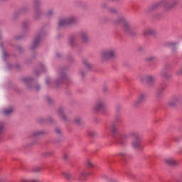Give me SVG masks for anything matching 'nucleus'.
<instances>
[{"label":"nucleus","mask_w":182,"mask_h":182,"mask_svg":"<svg viewBox=\"0 0 182 182\" xmlns=\"http://www.w3.org/2000/svg\"><path fill=\"white\" fill-rule=\"evenodd\" d=\"M76 22V18L75 16H70L65 19L60 20L58 25L59 26H66V25H71V23H75Z\"/></svg>","instance_id":"20e7f679"},{"label":"nucleus","mask_w":182,"mask_h":182,"mask_svg":"<svg viewBox=\"0 0 182 182\" xmlns=\"http://www.w3.org/2000/svg\"><path fill=\"white\" fill-rule=\"evenodd\" d=\"M176 45H177V43H175V42H172V43H170V46H176Z\"/></svg>","instance_id":"c9c22d12"},{"label":"nucleus","mask_w":182,"mask_h":182,"mask_svg":"<svg viewBox=\"0 0 182 182\" xmlns=\"http://www.w3.org/2000/svg\"><path fill=\"white\" fill-rule=\"evenodd\" d=\"M55 133L57 134H60V133H62V131L60 130V129L57 128V129H55Z\"/></svg>","instance_id":"473e14b6"},{"label":"nucleus","mask_w":182,"mask_h":182,"mask_svg":"<svg viewBox=\"0 0 182 182\" xmlns=\"http://www.w3.org/2000/svg\"><path fill=\"white\" fill-rule=\"evenodd\" d=\"M105 106H106V100H99L92 107V110L95 113H97V112L102 110V109H105Z\"/></svg>","instance_id":"7ed1b4c3"},{"label":"nucleus","mask_w":182,"mask_h":182,"mask_svg":"<svg viewBox=\"0 0 182 182\" xmlns=\"http://www.w3.org/2000/svg\"><path fill=\"white\" fill-rule=\"evenodd\" d=\"M31 78H29V77H24L23 79V82H24V83H28V82H31Z\"/></svg>","instance_id":"a878e982"},{"label":"nucleus","mask_w":182,"mask_h":182,"mask_svg":"<svg viewBox=\"0 0 182 182\" xmlns=\"http://www.w3.org/2000/svg\"><path fill=\"white\" fill-rule=\"evenodd\" d=\"M21 182H39V181H38V180H28V179L23 178V179H21Z\"/></svg>","instance_id":"412c9836"},{"label":"nucleus","mask_w":182,"mask_h":182,"mask_svg":"<svg viewBox=\"0 0 182 182\" xmlns=\"http://www.w3.org/2000/svg\"><path fill=\"white\" fill-rule=\"evenodd\" d=\"M55 15V10L53 9H50L46 12V16H53Z\"/></svg>","instance_id":"2eb2a0df"},{"label":"nucleus","mask_w":182,"mask_h":182,"mask_svg":"<svg viewBox=\"0 0 182 182\" xmlns=\"http://www.w3.org/2000/svg\"><path fill=\"white\" fill-rule=\"evenodd\" d=\"M164 163L167 164V166H176L177 165V161L173 158H166L164 159Z\"/></svg>","instance_id":"0eeeda50"},{"label":"nucleus","mask_w":182,"mask_h":182,"mask_svg":"<svg viewBox=\"0 0 182 182\" xmlns=\"http://www.w3.org/2000/svg\"><path fill=\"white\" fill-rule=\"evenodd\" d=\"M156 59V57L154 56H149L146 58V60L147 62H153V60H154Z\"/></svg>","instance_id":"aec40b11"},{"label":"nucleus","mask_w":182,"mask_h":182,"mask_svg":"<svg viewBox=\"0 0 182 182\" xmlns=\"http://www.w3.org/2000/svg\"><path fill=\"white\" fill-rule=\"evenodd\" d=\"M167 1L164 0L154 4L152 9H156V8H159L160 6H167Z\"/></svg>","instance_id":"6e6552de"},{"label":"nucleus","mask_w":182,"mask_h":182,"mask_svg":"<svg viewBox=\"0 0 182 182\" xmlns=\"http://www.w3.org/2000/svg\"><path fill=\"white\" fill-rule=\"evenodd\" d=\"M40 42H41V37L36 38L33 43V48H36V46H38L39 45Z\"/></svg>","instance_id":"4468645a"},{"label":"nucleus","mask_w":182,"mask_h":182,"mask_svg":"<svg viewBox=\"0 0 182 182\" xmlns=\"http://www.w3.org/2000/svg\"><path fill=\"white\" fill-rule=\"evenodd\" d=\"M145 79L148 85H153L154 83V77L153 75H146Z\"/></svg>","instance_id":"1a4fd4ad"},{"label":"nucleus","mask_w":182,"mask_h":182,"mask_svg":"<svg viewBox=\"0 0 182 182\" xmlns=\"http://www.w3.org/2000/svg\"><path fill=\"white\" fill-rule=\"evenodd\" d=\"M13 112H14V108L12 107L4 109L3 111L4 114H5L6 116H9V114H12Z\"/></svg>","instance_id":"f8f14e48"},{"label":"nucleus","mask_w":182,"mask_h":182,"mask_svg":"<svg viewBox=\"0 0 182 182\" xmlns=\"http://www.w3.org/2000/svg\"><path fill=\"white\" fill-rule=\"evenodd\" d=\"M146 100V94L141 93L138 95L136 100L134 102V106L135 107H137V106H139Z\"/></svg>","instance_id":"39448f33"},{"label":"nucleus","mask_w":182,"mask_h":182,"mask_svg":"<svg viewBox=\"0 0 182 182\" xmlns=\"http://www.w3.org/2000/svg\"><path fill=\"white\" fill-rule=\"evenodd\" d=\"M133 139L132 146L134 150H140L141 149V137L137 133L132 134Z\"/></svg>","instance_id":"f03ea898"},{"label":"nucleus","mask_w":182,"mask_h":182,"mask_svg":"<svg viewBox=\"0 0 182 182\" xmlns=\"http://www.w3.org/2000/svg\"><path fill=\"white\" fill-rule=\"evenodd\" d=\"M4 129H5V123L1 122L0 123V134H2V133H4Z\"/></svg>","instance_id":"a211bd4d"},{"label":"nucleus","mask_w":182,"mask_h":182,"mask_svg":"<svg viewBox=\"0 0 182 182\" xmlns=\"http://www.w3.org/2000/svg\"><path fill=\"white\" fill-rule=\"evenodd\" d=\"M86 171H83L81 173H80V178L82 180H83L85 178V176H86Z\"/></svg>","instance_id":"bb28decb"},{"label":"nucleus","mask_w":182,"mask_h":182,"mask_svg":"<svg viewBox=\"0 0 182 182\" xmlns=\"http://www.w3.org/2000/svg\"><path fill=\"white\" fill-rule=\"evenodd\" d=\"M46 154H47L46 156H50V152H47Z\"/></svg>","instance_id":"ea45409f"},{"label":"nucleus","mask_w":182,"mask_h":182,"mask_svg":"<svg viewBox=\"0 0 182 182\" xmlns=\"http://www.w3.org/2000/svg\"><path fill=\"white\" fill-rule=\"evenodd\" d=\"M63 159L64 160H68V159H69V155L68 154H65L63 156Z\"/></svg>","instance_id":"2f4dec72"},{"label":"nucleus","mask_w":182,"mask_h":182,"mask_svg":"<svg viewBox=\"0 0 182 182\" xmlns=\"http://www.w3.org/2000/svg\"><path fill=\"white\" fill-rule=\"evenodd\" d=\"M124 26L125 28V31H128L130 25L128 23H124Z\"/></svg>","instance_id":"cd10ccee"},{"label":"nucleus","mask_w":182,"mask_h":182,"mask_svg":"<svg viewBox=\"0 0 182 182\" xmlns=\"http://www.w3.org/2000/svg\"><path fill=\"white\" fill-rule=\"evenodd\" d=\"M111 132H112V133H116V132H117V128H116L115 126H113V127H112V129H111Z\"/></svg>","instance_id":"c85d7f7f"},{"label":"nucleus","mask_w":182,"mask_h":182,"mask_svg":"<svg viewBox=\"0 0 182 182\" xmlns=\"http://www.w3.org/2000/svg\"><path fill=\"white\" fill-rule=\"evenodd\" d=\"M64 112V109L63 108H60L58 110V116L63 119V120H66V115H65V114L63 113Z\"/></svg>","instance_id":"9b49d317"},{"label":"nucleus","mask_w":182,"mask_h":182,"mask_svg":"<svg viewBox=\"0 0 182 182\" xmlns=\"http://www.w3.org/2000/svg\"><path fill=\"white\" fill-rule=\"evenodd\" d=\"M80 75H81V76H82V77H83V73H80Z\"/></svg>","instance_id":"a19ab883"},{"label":"nucleus","mask_w":182,"mask_h":182,"mask_svg":"<svg viewBox=\"0 0 182 182\" xmlns=\"http://www.w3.org/2000/svg\"><path fill=\"white\" fill-rule=\"evenodd\" d=\"M63 176L67 180H70V178L72 177V176L68 173H64Z\"/></svg>","instance_id":"4be33fe9"},{"label":"nucleus","mask_w":182,"mask_h":182,"mask_svg":"<svg viewBox=\"0 0 182 182\" xmlns=\"http://www.w3.org/2000/svg\"><path fill=\"white\" fill-rule=\"evenodd\" d=\"M69 42H70V43H72V42H73V38H70Z\"/></svg>","instance_id":"58836bf2"},{"label":"nucleus","mask_w":182,"mask_h":182,"mask_svg":"<svg viewBox=\"0 0 182 182\" xmlns=\"http://www.w3.org/2000/svg\"><path fill=\"white\" fill-rule=\"evenodd\" d=\"M126 139H127V135L126 134L120 136V140H122V141H123V140H126Z\"/></svg>","instance_id":"b1692460"},{"label":"nucleus","mask_w":182,"mask_h":182,"mask_svg":"<svg viewBox=\"0 0 182 182\" xmlns=\"http://www.w3.org/2000/svg\"><path fill=\"white\" fill-rule=\"evenodd\" d=\"M123 21H124V18H123V17H119L117 21V23H120V22H123Z\"/></svg>","instance_id":"7c9ffc66"},{"label":"nucleus","mask_w":182,"mask_h":182,"mask_svg":"<svg viewBox=\"0 0 182 182\" xmlns=\"http://www.w3.org/2000/svg\"><path fill=\"white\" fill-rule=\"evenodd\" d=\"M101 60L102 62L113 59L117 56V52L114 48H107L101 52Z\"/></svg>","instance_id":"f257e3e1"},{"label":"nucleus","mask_w":182,"mask_h":182,"mask_svg":"<svg viewBox=\"0 0 182 182\" xmlns=\"http://www.w3.org/2000/svg\"><path fill=\"white\" fill-rule=\"evenodd\" d=\"M84 65L88 70L92 69V64L89 61H84Z\"/></svg>","instance_id":"f3484780"},{"label":"nucleus","mask_w":182,"mask_h":182,"mask_svg":"<svg viewBox=\"0 0 182 182\" xmlns=\"http://www.w3.org/2000/svg\"><path fill=\"white\" fill-rule=\"evenodd\" d=\"M181 102V97L180 95H176L172 97V99L169 101L168 105L173 107V106H177L178 103Z\"/></svg>","instance_id":"423d86ee"},{"label":"nucleus","mask_w":182,"mask_h":182,"mask_svg":"<svg viewBox=\"0 0 182 182\" xmlns=\"http://www.w3.org/2000/svg\"><path fill=\"white\" fill-rule=\"evenodd\" d=\"M42 134H45V131H35L32 133L33 137H38Z\"/></svg>","instance_id":"ddd939ff"},{"label":"nucleus","mask_w":182,"mask_h":182,"mask_svg":"<svg viewBox=\"0 0 182 182\" xmlns=\"http://www.w3.org/2000/svg\"><path fill=\"white\" fill-rule=\"evenodd\" d=\"M172 52H174V49L172 50Z\"/></svg>","instance_id":"79ce46f5"},{"label":"nucleus","mask_w":182,"mask_h":182,"mask_svg":"<svg viewBox=\"0 0 182 182\" xmlns=\"http://www.w3.org/2000/svg\"><path fill=\"white\" fill-rule=\"evenodd\" d=\"M39 4H41V1H35L34 5H35L36 6H38L39 5Z\"/></svg>","instance_id":"e433bc0d"},{"label":"nucleus","mask_w":182,"mask_h":182,"mask_svg":"<svg viewBox=\"0 0 182 182\" xmlns=\"http://www.w3.org/2000/svg\"><path fill=\"white\" fill-rule=\"evenodd\" d=\"M119 156H121L122 157H124V156H126V154L123 152H121L119 154Z\"/></svg>","instance_id":"4c0bfd02"},{"label":"nucleus","mask_w":182,"mask_h":182,"mask_svg":"<svg viewBox=\"0 0 182 182\" xmlns=\"http://www.w3.org/2000/svg\"><path fill=\"white\" fill-rule=\"evenodd\" d=\"M33 171H34V173H38V171H41V167L36 166L33 168Z\"/></svg>","instance_id":"393cba45"},{"label":"nucleus","mask_w":182,"mask_h":182,"mask_svg":"<svg viewBox=\"0 0 182 182\" xmlns=\"http://www.w3.org/2000/svg\"><path fill=\"white\" fill-rule=\"evenodd\" d=\"M80 38L82 41V42H87V33L86 32H81L80 33Z\"/></svg>","instance_id":"9d476101"},{"label":"nucleus","mask_w":182,"mask_h":182,"mask_svg":"<svg viewBox=\"0 0 182 182\" xmlns=\"http://www.w3.org/2000/svg\"><path fill=\"white\" fill-rule=\"evenodd\" d=\"M154 33V31L150 28H146L144 31V35H153Z\"/></svg>","instance_id":"dca6fc26"},{"label":"nucleus","mask_w":182,"mask_h":182,"mask_svg":"<svg viewBox=\"0 0 182 182\" xmlns=\"http://www.w3.org/2000/svg\"><path fill=\"white\" fill-rule=\"evenodd\" d=\"M42 11L37 10L35 12V16H41L42 15Z\"/></svg>","instance_id":"5701e85b"},{"label":"nucleus","mask_w":182,"mask_h":182,"mask_svg":"<svg viewBox=\"0 0 182 182\" xmlns=\"http://www.w3.org/2000/svg\"><path fill=\"white\" fill-rule=\"evenodd\" d=\"M87 166H88V167H92L93 166V164L92 162H90V161H88L87 162Z\"/></svg>","instance_id":"72a5a7b5"},{"label":"nucleus","mask_w":182,"mask_h":182,"mask_svg":"<svg viewBox=\"0 0 182 182\" xmlns=\"http://www.w3.org/2000/svg\"><path fill=\"white\" fill-rule=\"evenodd\" d=\"M109 12H111V14H116L117 12V10H116V9H109Z\"/></svg>","instance_id":"c756f323"},{"label":"nucleus","mask_w":182,"mask_h":182,"mask_svg":"<svg viewBox=\"0 0 182 182\" xmlns=\"http://www.w3.org/2000/svg\"><path fill=\"white\" fill-rule=\"evenodd\" d=\"M176 73H177V75H182V68L178 70Z\"/></svg>","instance_id":"f704fd0d"},{"label":"nucleus","mask_w":182,"mask_h":182,"mask_svg":"<svg viewBox=\"0 0 182 182\" xmlns=\"http://www.w3.org/2000/svg\"><path fill=\"white\" fill-rule=\"evenodd\" d=\"M74 123L75 124H80L82 123V119L79 118V117H76L75 119H74Z\"/></svg>","instance_id":"6ab92c4d"}]
</instances>
